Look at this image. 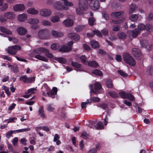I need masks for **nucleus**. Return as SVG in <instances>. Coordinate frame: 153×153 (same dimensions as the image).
Segmentation results:
<instances>
[{
  "mask_svg": "<svg viewBox=\"0 0 153 153\" xmlns=\"http://www.w3.org/2000/svg\"><path fill=\"white\" fill-rule=\"evenodd\" d=\"M123 57L124 61L126 63L132 66L135 65L136 63L135 59L128 53L126 52L123 53Z\"/></svg>",
  "mask_w": 153,
  "mask_h": 153,
  "instance_id": "obj_1",
  "label": "nucleus"
},
{
  "mask_svg": "<svg viewBox=\"0 0 153 153\" xmlns=\"http://www.w3.org/2000/svg\"><path fill=\"white\" fill-rule=\"evenodd\" d=\"M21 49V47L20 46L16 45L8 47L7 52L9 54L15 55L17 51L20 50Z\"/></svg>",
  "mask_w": 153,
  "mask_h": 153,
  "instance_id": "obj_2",
  "label": "nucleus"
},
{
  "mask_svg": "<svg viewBox=\"0 0 153 153\" xmlns=\"http://www.w3.org/2000/svg\"><path fill=\"white\" fill-rule=\"evenodd\" d=\"M91 9L93 10L98 9L100 7L99 1L98 0H93L90 3Z\"/></svg>",
  "mask_w": 153,
  "mask_h": 153,
  "instance_id": "obj_3",
  "label": "nucleus"
},
{
  "mask_svg": "<svg viewBox=\"0 0 153 153\" xmlns=\"http://www.w3.org/2000/svg\"><path fill=\"white\" fill-rule=\"evenodd\" d=\"M132 53L136 59L138 60L142 58V55L139 49L134 48L132 51Z\"/></svg>",
  "mask_w": 153,
  "mask_h": 153,
  "instance_id": "obj_4",
  "label": "nucleus"
},
{
  "mask_svg": "<svg viewBox=\"0 0 153 153\" xmlns=\"http://www.w3.org/2000/svg\"><path fill=\"white\" fill-rule=\"evenodd\" d=\"M38 35L40 38L43 39H48L49 37V33L47 30H43L39 32Z\"/></svg>",
  "mask_w": 153,
  "mask_h": 153,
  "instance_id": "obj_5",
  "label": "nucleus"
},
{
  "mask_svg": "<svg viewBox=\"0 0 153 153\" xmlns=\"http://www.w3.org/2000/svg\"><path fill=\"white\" fill-rule=\"evenodd\" d=\"M54 7L58 10H68L69 7L67 6H65L62 4L60 2H58L54 4Z\"/></svg>",
  "mask_w": 153,
  "mask_h": 153,
  "instance_id": "obj_6",
  "label": "nucleus"
},
{
  "mask_svg": "<svg viewBox=\"0 0 153 153\" xmlns=\"http://www.w3.org/2000/svg\"><path fill=\"white\" fill-rule=\"evenodd\" d=\"M124 12L123 11L117 12H113L111 14V16L113 18H120L124 15Z\"/></svg>",
  "mask_w": 153,
  "mask_h": 153,
  "instance_id": "obj_7",
  "label": "nucleus"
},
{
  "mask_svg": "<svg viewBox=\"0 0 153 153\" xmlns=\"http://www.w3.org/2000/svg\"><path fill=\"white\" fill-rule=\"evenodd\" d=\"M128 32L131 36L133 38H136L140 33L141 31H140L139 29L136 28L133 30H128Z\"/></svg>",
  "mask_w": 153,
  "mask_h": 153,
  "instance_id": "obj_8",
  "label": "nucleus"
},
{
  "mask_svg": "<svg viewBox=\"0 0 153 153\" xmlns=\"http://www.w3.org/2000/svg\"><path fill=\"white\" fill-rule=\"evenodd\" d=\"M13 8L14 11H18L24 10L25 7L23 4H18L13 6Z\"/></svg>",
  "mask_w": 153,
  "mask_h": 153,
  "instance_id": "obj_9",
  "label": "nucleus"
},
{
  "mask_svg": "<svg viewBox=\"0 0 153 153\" xmlns=\"http://www.w3.org/2000/svg\"><path fill=\"white\" fill-rule=\"evenodd\" d=\"M62 24L67 27L72 26L74 24L73 20L69 18H68L64 20L62 22Z\"/></svg>",
  "mask_w": 153,
  "mask_h": 153,
  "instance_id": "obj_10",
  "label": "nucleus"
},
{
  "mask_svg": "<svg viewBox=\"0 0 153 153\" xmlns=\"http://www.w3.org/2000/svg\"><path fill=\"white\" fill-rule=\"evenodd\" d=\"M68 36L71 39L75 41H78L80 39L79 36L74 33H69L68 34Z\"/></svg>",
  "mask_w": 153,
  "mask_h": 153,
  "instance_id": "obj_11",
  "label": "nucleus"
},
{
  "mask_svg": "<svg viewBox=\"0 0 153 153\" xmlns=\"http://www.w3.org/2000/svg\"><path fill=\"white\" fill-rule=\"evenodd\" d=\"M51 12L48 9H44L40 11V14L43 16L47 17L50 15Z\"/></svg>",
  "mask_w": 153,
  "mask_h": 153,
  "instance_id": "obj_12",
  "label": "nucleus"
},
{
  "mask_svg": "<svg viewBox=\"0 0 153 153\" xmlns=\"http://www.w3.org/2000/svg\"><path fill=\"white\" fill-rule=\"evenodd\" d=\"M57 88L56 87H53L52 90L47 93V94L48 96L53 98L55 97V95H56L57 92Z\"/></svg>",
  "mask_w": 153,
  "mask_h": 153,
  "instance_id": "obj_13",
  "label": "nucleus"
},
{
  "mask_svg": "<svg viewBox=\"0 0 153 153\" xmlns=\"http://www.w3.org/2000/svg\"><path fill=\"white\" fill-rule=\"evenodd\" d=\"M97 121L92 122V123L95 126L96 129H102L104 128L103 124L101 122H99L97 123Z\"/></svg>",
  "mask_w": 153,
  "mask_h": 153,
  "instance_id": "obj_14",
  "label": "nucleus"
},
{
  "mask_svg": "<svg viewBox=\"0 0 153 153\" xmlns=\"http://www.w3.org/2000/svg\"><path fill=\"white\" fill-rule=\"evenodd\" d=\"M72 49L71 46L68 47L66 45H64L61 47L59 51L62 52H68L71 51Z\"/></svg>",
  "mask_w": 153,
  "mask_h": 153,
  "instance_id": "obj_15",
  "label": "nucleus"
},
{
  "mask_svg": "<svg viewBox=\"0 0 153 153\" xmlns=\"http://www.w3.org/2000/svg\"><path fill=\"white\" fill-rule=\"evenodd\" d=\"M86 6L82 7L81 5H78L79 7L76 8V13L79 15H81L82 14V11L85 10Z\"/></svg>",
  "mask_w": 153,
  "mask_h": 153,
  "instance_id": "obj_16",
  "label": "nucleus"
},
{
  "mask_svg": "<svg viewBox=\"0 0 153 153\" xmlns=\"http://www.w3.org/2000/svg\"><path fill=\"white\" fill-rule=\"evenodd\" d=\"M4 17L8 19H12L14 17V15L12 12H9L6 13L4 14Z\"/></svg>",
  "mask_w": 153,
  "mask_h": 153,
  "instance_id": "obj_17",
  "label": "nucleus"
},
{
  "mask_svg": "<svg viewBox=\"0 0 153 153\" xmlns=\"http://www.w3.org/2000/svg\"><path fill=\"white\" fill-rule=\"evenodd\" d=\"M17 31L19 34L23 35L27 33V30L24 27H20L17 29Z\"/></svg>",
  "mask_w": 153,
  "mask_h": 153,
  "instance_id": "obj_18",
  "label": "nucleus"
},
{
  "mask_svg": "<svg viewBox=\"0 0 153 153\" xmlns=\"http://www.w3.org/2000/svg\"><path fill=\"white\" fill-rule=\"evenodd\" d=\"M89 66L94 68H97L99 66V65L97 62L95 61H88L87 64Z\"/></svg>",
  "mask_w": 153,
  "mask_h": 153,
  "instance_id": "obj_19",
  "label": "nucleus"
},
{
  "mask_svg": "<svg viewBox=\"0 0 153 153\" xmlns=\"http://www.w3.org/2000/svg\"><path fill=\"white\" fill-rule=\"evenodd\" d=\"M51 34L53 36L55 37H60L63 36V33L60 32H57L54 30H52Z\"/></svg>",
  "mask_w": 153,
  "mask_h": 153,
  "instance_id": "obj_20",
  "label": "nucleus"
},
{
  "mask_svg": "<svg viewBox=\"0 0 153 153\" xmlns=\"http://www.w3.org/2000/svg\"><path fill=\"white\" fill-rule=\"evenodd\" d=\"M88 2L87 0H79L78 5H81L82 7L86 6L85 10L87 9Z\"/></svg>",
  "mask_w": 153,
  "mask_h": 153,
  "instance_id": "obj_21",
  "label": "nucleus"
},
{
  "mask_svg": "<svg viewBox=\"0 0 153 153\" xmlns=\"http://www.w3.org/2000/svg\"><path fill=\"white\" fill-rule=\"evenodd\" d=\"M90 44L92 48H98L100 47V45L99 43L97 41H91Z\"/></svg>",
  "mask_w": 153,
  "mask_h": 153,
  "instance_id": "obj_22",
  "label": "nucleus"
},
{
  "mask_svg": "<svg viewBox=\"0 0 153 153\" xmlns=\"http://www.w3.org/2000/svg\"><path fill=\"white\" fill-rule=\"evenodd\" d=\"M137 7L135 4H133L130 5L129 10V13L130 14L133 13L137 8Z\"/></svg>",
  "mask_w": 153,
  "mask_h": 153,
  "instance_id": "obj_23",
  "label": "nucleus"
},
{
  "mask_svg": "<svg viewBox=\"0 0 153 153\" xmlns=\"http://www.w3.org/2000/svg\"><path fill=\"white\" fill-rule=\"evenodd\" d=\"M27 12L28 13L32 14H36L38 13V10H36L34 8L31 7L27 10Z\"/></svg>",
  "mask_w": 153,
  "mask_h": 153,
  "instance_id": "obj_24",
  "label": "nucleus"
},
{
  "mask_svg": "<svg viewBox=\"0 0 153 153\" xmlns=\"http://www.w3.org/2000/svg\"><path fill=\"white\" fill-rule=\"evenodd\" d=\"M28 22L30 24H37L39 22L38 19L36 18H30L28 20Z\"/></svg>",
  "mask_w": 153,
  "mask_h": 153,
  "instance_id": "obj_25",
  "label": "nucleus"
},
{
  "mask_svg": "<svg viewBox=\"0 0 153 153\" xmlns=\"http://www.w3.org/2000/svg\"><path fill=\"white\" fill-rule=\"evenodd\" d=\"M0 30L3 33L9 35H11L12 34L11 31L3 27H0Z\"/></svg>",
  "mask_w": 153,
  "mask_h": 153,
  "instance_id": "obj_26",
  "label": "nucleus"
},
{
  "mask_svg": "<svg viewBox=\"0 0 153 153\" xmlns=\"http://www.w3.org/2000/svg\"><path fill=\"white\" fill-rule=\"evenodd\" d=\"M35 57L37 59L42 61L45 62L48 61V59L45 57L39 54L36 55L35 56Z\"/></svg>",
  "mask_w": 153,
  "mask_h": 153,
  "instance_id": "obj_27",
  "label": "nucleus"
},
{
  "mask_svg": "<svg viewBox=\"0 0 153 153\" xmlns=\"http://www.w3.org/2000/svg\"><path fill=\"white\" fill-rule=\"evenodd\" d=\"M18 20L21 22H23L27 19L26 15L25 14L19 15L18 16Z\"/></svg>",
  "mask_w": 153,
  "mask_h": 153,
  "instance_id": "obj_28",
  "label": "nucleus"
},
{
  "mask_svg": "<svg viewBox=\"0 0 153 153\" xmlns=\"http://www.w3.org/2000/svg\"><path fill=\"white\" fill-rule=\"evenodd\" d=\"M46 48L40 47L37 48L34 51V52L37 54H40L42 53H44Z\"/></svg>",
  "mask_w": 153,
  "mask_h": 153,
  "instance_id": "obj_29",
  "label": "nucleus"
},
{
  "mask_svg": "<svg viewBox=\"0 0 153 153\" xmlns=\"http://www.w3.org/2000/svg\"><path fill=\"white\" fill-rule=\"evenodd\" d=\"M63 2L64 5L65 6H67L68 7V6L72 7L73 4L71 2H69L68 0H61Z\"/></svg>",
  "mask_w": 153,
  "mask_h": 153,
  "instance_id": "obj_30",
  "label": "nucleus"
},
{
  "mask_svg": "<svg viewBox=\"0 0 153 153\" xmlns=\"http://www.w3.org/2000/svg\"><path fill=\"white\" fill-rule=\"evenodd\" d=\"M117 36L120 38L122 39H126L127 36L125 33L122 32L120 31L117 33Z\"/></svg>",
  "mask_w": 153,
  "mask_h": 153,
  "instance_id": "obj_31",
  "label": "nucleus"
},
{
  "mask_svg": "<svg viewBox=\"0 0 153 153\" xmlns=\"http://www.w3.org/2000/svg\"><path fill=\"white\" fill-rule=\"evenodd\" d=\"M51 21L53 23L58 22L59 21V19L57 16H53L51 19Z\"/></svg>",
  "mask_w": 153,
  "mask_h": 153,
  "instance_id": "obj_32",
  "label": "nucleus"
},
{
  "mask_svg": "<svg viewBox=\"0 0 153 153\" xmlns=\"http://www.w3.org/2000/svg\"><path fill=\"white\" fill-rule=\"evenodd\" d=\"M138 19V16L136 14H132L129 17V19L132 21L135 22Z\"/></svg>",
  "mask_w": 153,
  "mask_h": 153,
  "instance_id": "obj_33",
  "label": "nucleus"
},
{
  "mask_svg": "<svg viewBox=\"0 0 153 153\" xmlns=\"http://www.w3.org/2000/svg\"><path fill=\"white\" fill-rule=\"evenodd\" d=\"M45 55L49 58H52L53 57V56L52 53L50 52L47 49H46L45 52Z\"/></svg>",
  "mask_w": 153,
  "mask_h": 153,
  "instance_id": "obj_34",
  "label": "nucleus"
},
{
  "mask_svg": "<svg viewBox=\"0 0 153 153\" xmlns=\"http://www.w3.org/2000/svg\"><path fill=\"white\" fill-rule=\"evenodd\" d=\"M95 19L94 17L90 18L88 20L89 24L91 26L95 24Z\"/></svg>",
  "mask_w": 153,
  "mask_h": 153,
  "instance_id": "obj_35",
  "label": "nucleus"
},
{
  "mask_svg": "<svg viewBox=\"0 0 153 153\" xmlns=\"http://www.w3.org/2000/svg\"><path fill=\"white\" fill-rule=\"evenodd\" d=\"M92 73L94 74L101 76L102 75V73L100 71L97 69H95L92 71Z\"/></svg>",
  "mask_w": 153,
  "mask_h": 153,
  "instance_id": "obj_36",
  "label": "nucleus"
},
{
  "mask_svg": "<svg viewBox=\"0 0 153 153\" xmlns=\"http://www.w3.org/2000/svg\"><path fill=\"white\" fill-rule=\"evenodd\" d=\"M80 59H81L82 62L84 64L86 65L88 61H87V58L84 55L81 56Z\"/></svg>",
  "mask_w": 153,
  "mask_h": 153,
  "instance_id": "obj_37",
  "label": "nucleus"
},
{
  "mask_svg": "<svg viewBox=\"0 0 153 153\" xmlns=\"http://www.w3.org/2000/svg\"><path fill=\"white\" fill-rule=\"evenodd\" d=\"M54 59L61 63H64L66 62V59L63 58L56 57Z\"/></svg>",
  "mask_w": 153,
  "mask_h": 153,
  "instance_id": "obj_38",
  "label": "nucleus"
},
{
  "mask_svg": "<svg viewBox=\"0 0 153 153\" xmlns=\"http://www.w3.org/2000/svg\"><path fill=\"white\" fill-rule=\"evenodd\" d=\"M126 98L131 101H133L135 99L133 95L129 93H127Z\"/></svg>",
  "mask_w": 153,
  "mask_h": 153,
  "instance_id": "obj_39",
  "label": "nucleus"
},
{
  "mask_svg": "<svg viewBox=\"0 0 153 153\" xmlns=\"http://www.w3.org/2000/svg\"><path fill=\"white\" fill-rule=\"evenodd\" d=\"M102 88V85L100 83L98 82H96L94 84V88L97 91H98Z\"/></svg>",
  "mask_w": 153,
  "mask_h": 153,
  "instance_id": "obj_40",
  "label": "nucleus"
},
{
  "mask_svg": "<svg viewBox=\"0 0 153 153\" xmlns=\"http://www.w3.org/2000/svg\"><path fill=\"white\" fill-rule=\"evenodd\" d=\"M39 114L41 117L43 118H45V115L44 114V111L43 110V107H41V108L39 110Z\"/></svg>",
  "mask_w": 153,
  "mask_h": 153,
  "instance_id": "obj_41",
  "label": "nucleus"
},
{
  "mask_svg": "<svg viewBox=\"0 0 153 153\" xmlns=\"http://www.w3.org/2000/svg\"><path fill=\"white\" fill-rule=\"evenodd\" d=\"M146 28V25L143 24H139L137 25V28L139 29L140 31H141V30H145Z\"/></svg>",
  "mask_w": 153,
  "mask_h": 153,
  "instance_id": "obj_42",
  "label": "nucleus"
},
{
  "mask_svg": "<svg viewBox=\"0 0 153 153\" xmlns=\"http://www.w3.org/2000/svg\"><path fill=\"white\" fill-rule=\"evenodd\" d=\"M146 27L145 29L147 31H151L153 30V26L151 24H147L146 26Z\"/></svg>",
  "mask_w": 153,
  "mask_h": 153,
  "instance_id": "obj_43",
  "label": "nucleus"
},
{
  "mask_svg": "<svg viewBox=\"0 0 153 153\" xmlns=\"http://www.w3.org/2000/svg\"><path fill=\"white\" fill-rule=\"evenodd\" d=\"M59 45L57 43H54L51 45V48L53 50H57L59 48Z\"/></svg>",
  "mask_w": 153,
  "mask_h": 153,
  "instance_id": "obj_44",
  "label": "nucleus"
},
{
  "mask_svg": "<svg viewBox=\"0 0 153 153\" xmlns=\"http://www.w3.org/2000/svg\"><path fill=\"white\" fill-rule=\"evenodd\" d=\"M140 43L143 47H146L149 45V42L147 41L144 40L140 41Z\"/></svg>",
  "mask_w": 153,
  "mask_h": 153,
  "instance_id": "obj_45",
  "label": "nucleus"
},
{
  "mask_svg": "<svg viewBox=\"0 0 153 153\" xmlns=\"http://www.w3.org/2000/svg\"><path fill=\"white\" fill-rule=\"evenodd\" d=\"M118 73L120 74L121 76L123 77H126L128 76V74L125 73L124 71L122 70H118Z\"/></svg>",
  "mask_w": 153,
  "mask_h": 153,
  "instance_id": "obj_46",
  "label": "nucleus"
},
{
  "mask_svg": "<svg viewBox=\"0 0 153 153\" xmlns=\"http://www.w3.org/2000/svg\"><path fill=\"white\" fill-rule=\"evenodd\" d=\"M103 17L106 20H108L109 19V17L108 14L105 11H103L102 13Z\"/></svg>",
  "mask_w": 153,
  "mask_h": 153,
  "instance_id": "obj_47",
  "label": "nucleus"
},
{
  "mask_svg": "<svg viewBox=\"0 0 153 153\" xmlns=\"http://www.w3.org/2000/svg\"><path fill=\"white\" fill-rule=\"evenodd\" d=\"M27 77L25 75L22 76L20 77L19 79V80L21 81H22L24 83H27Z\"/></svg>",
  "mask_w": 153,
  "mask_h": 153,
  "instance_id": "obj_48",
  "label": "nucleus"
},
{
  "mask_svg": "<svg viewBox=\"0 0 153 153\" xmlns=\"http://www.w3.org/2000/svg\"><path fill=\"white\" fill-rule=\"evenodd\" d=\"M108 94L113 98H116L118 96V94L115 92H109Z\"/></svg>",
  "mask_w": 153,
  "mask_h": 153,
  "instance_id": "obj_49",
  "label": "nucleus"
},
{
  "mask_svg": "<svg viewBox=\"0 0 153 153\" xmlns=\"http://www.w3.org/2000/svg\"><path fill=\"white\" fill-rule=\"evenodd\" d=\"M42 24L44 26H50L51 24V23L47 20H43L42 22Z\"/></svg>",
  "mask_w": 153,
  "mask_h": 153,
  "instance_id": "obj_50",
  "label": "nucleus"
},
{
  "mask_svg": "<svg viewBox=\"0 0 153 153\" xmlns=\"http://www.w3.org/2000/svg\"><path fill=\"white\" fill-rule=\"evenodd\" d=\"M30 128H24V129H22L16 130L14 131H15L17 133H19L21 132H25L26 131H28L30 130Z\"/></svg>",
  "mask_w": 153,
  "mask_h": 153,
  "instance_id": "obj_51",
  "label": "nucleus"
},
{
  "mask_svg": "<svg viewBox=\"0 0 153 153\" xmlns=\"http://www.w3.org/2000/svg\"><path fill=\"white\" fill-rule=\"evenodd\" d=\"M120 25H114L112 27V30L114 31H118L120 30Z\"/></svg>",
  "mask_w": 153,
  "mask_h": 153,
  "instance_id": "obj_52",
  "label": "nucleus"
},
{
  "mask_svg": "<svg viewBox=\"0 0 153 153\" xmlns=\"http://www.w3.org/2000/svg\"><path fill=\"white\" fill-rule=\"evenodd\" d=\"M71 65L74 67L77 68H79L81 67V65L80 64L74 62H71Z\"/></svg>",
  "mask_w": 153,
  "mask_h": 153,
  "instance_id": "obj_53",
  "label": "nucleus"
},
{
  "mask_svg": "<svg viewBox=\"0 0 153 153\" xmlns=\"http://www.w3.org/2000/svg\"><path fill=\"white\" fill-rule=\"evenodd\" d=\"M124 19L123 18L121 20L117 21L112 20V22L114 24H118L123 22L124 21Z\"/></svg>",
  "mask_w": 153,
  "mask_h": 153,
  "instance_id": "obj_54",
  "label": "nucleus"
},
{
  "mask_svg": "<svg viewBox=\"0 0 153 153\" xmlns=\"http://www.w3.org/2000/svg\"><path fill=\"white\" fill-rule=\"evenodd\" d=\"M93 32L94 34H96L98 36L101 37L102 36L101 33L99 30H94L93 31Z\"/></svg>",
  "mask_w": 153,
  "mask_h": 153,
  "instance_id": "obj_55",
  "label": "nucleus"
},
{
  "mask_svg": "<svg viewBox=\"0 0 153 153\" xmlns=\"http://www.w3.org/2000/svg\"><path fill=\"white\" fill-rule=\"evenodd\" d=\"M81 136L82 138L84 139H86L88 138V135L86 132L84 131H83L82 133V134L81 135Z\"/></svg>",
  "mask_w": 153,
  "mask_h": 153,
  "instance_id": "obj_56",
  "label": "nucleus"
},
{
  "mask_svg": "<svg viewBox=\"0 0 153 153\" xmlns=\"http://www.w3.org/2000/svg\"><path fill=\"white\" fill-rule=\"evenodd\" d=\"M106 84L108 87L109 88H111L112 87V84L111 81L110 79H108L106 82Z\"/></svg>",
  "mask_w": 153,
  "mask_h": 153,
  "instance_id": "obj_57",
  "label": "nucleus"
},
{
  "mask_svg": "<svg viewBox=\"0 0 153 153\" xmlns=\"http://www.w3.org/2000/svg\"><path fill=\"white\" fill-rule=\"evenodd\" d=\"M119 94L121 97L124 99L126 98L127 93L125 92H119Z\"/></svg>",
  "mask_w": 153,
  "mask_h": 153,
  "instance_id": "obj_58",
  "label": "nucleus"
},
{
  "mask_svg": "<svg viewBox=\"0 0 153 153\" xmlns=\"http://www.w3.org/2000/svg\"><path fill=\"white\" fill-rule=\"evenodd\" d=\"M35 77H34L28 78L27 77V83H31L34 82L35 80Z\"/></svg>",
  "mask_w": 153,
  "mask_h": 153,
  "instance_id": "obj_59",
  "label": "nucleus"
},
{
  "mask_svg": "<svg viewBox=\"0 0 153 153\" xmlns=\"http://www.w3.org/2000/svg\"><path fill=\"white\" fill-rule=\"evenodd\" d=\"M99 107L104 109H106L108 107V105L105 103H102L100 105Z\"/></svg>",
  "mask_w": 153,
  "mask_h": 153,
  "instance_id": "obj_60",
  "label": "nucleus"
},
{
  "mask_svg": "<svg viewBox=\"0 0 153 153\" xmlns=\"http://www.w3.org/2000/svg\"><path fill=\"white\" fill-rule=\"evenodd\" d=\"M91 101L94 102H99L100 101V99L97 97H94L91 99Z\"/></svg>",
  "mask_w": 153,
  "mask_h": 153,
  "instance_id": "obj_61",
  "label": "nucleus"
},
{
  "mask_svg": "<svg viewBox=\"0 0 153 153\" xmlns=\"http://www.w3.org/2000/svg\"><path fill=\"white\" fill-rule=\"evenodd\" d=\"M11 70L15 73H16L18 72V68L16 65L13 66L11 69Z\"/></svg>",
  "mask_w": 153,
  "mask_h": 153,
  "instance_id": "obj_62",
  "label": "nucleus"
},
{
  "mask_svg": "<svg viewBox=\"0 0 153 153\" xmlns=\"http://www.w3.org/2000/svg\"><path fill=\"white\" fill-rule=\"evenodd\" d=\"M8 7V5L7 3H4L2 5V7L1 8V10L4 11L6 10Z\"/></svg>",
  "mask_w": 153,
  "mask_h": 153,
  "instance_id": "obj_63",
  "label": "nucleus"
},
{
  "mask_svg": "<svg viewBox=\"0 0 153 153\" xmlns=\"http://www.w3.org/2000/svg\"><path fill=\"white\" fill-rule=\"evenodd\" d=\"M101 32L103 35L106 36L108 33V30L107 29L104 28L101 30Z\"/></svg>",
  "mask_w": 153,
  "mask_h": 153,
  "instance_id": "obj_64",
  "label": "nucleus"
}]
</instances>
